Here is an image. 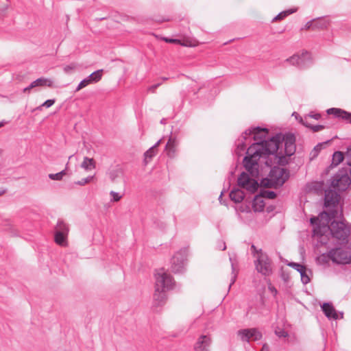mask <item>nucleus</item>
<instances>
[{
	"mask_svg": "<svg viewBox=\"0 0 351 351\" xmlns=\"http://www.w3.org/2000/svg\"><path fill=\"white\" fill-rule=\"evenodd\" d=\"M268 288H269V291H271L274 295H276V294H277V292H278V291H277V289H276L274 287L269 285Z\"/></svg>",
	"mask_w": 351,
	"mask_h": 351,
	"instance_id": "obj_45",
	"label": "nucleus"
},
{
	"mask_svg": "<svg viewBox=\"0 0 351 351\" xmlns=\"http://www.w3.org/2000/svg\"><path fill=\"white\" fill-rule=\"evenodd\" d=\"M90 84H91V83L90 82L89 79H88L87 77L84 79L83 80H82L80 82V84H78V86H77V88L75 89V91L80 90L81 89H82L83 88L87 86Z\"/></svg>",
	"mask_w": 351,
	"mask_h": 351,
	"instance_id": "obj_33",
	"label": "nucleus"
},
{
	"mask_svg": "<svg viewBox=\"0 0 351 351\" xmlns=\"http://www.w3.org/2000/svg\"><path fill=\"white\" fill-rule=\"evenodd\" d=\"M251 249L254 254H256V260L254 262L256 269L258 273L264 276H269L272 272L271 261L267 255L262 252L261 250L258 251L256 247L252 245Z\"/></svg>",
	"mask_w": 351,
	"mask_h": 351,
	"instance_id": "obj_5",
	"label": "nucleus"
},
{
	"mask_svg": "<svg viewBox=\"0 0 351 351\" xmlns=\"http://www.w3.org/2000/svg\"><path fill=\"white\" fill-rule=\"evenodd\" d=\"M268 130L256 127L246 130L241 136V139L237 142L236 153L241 155L246 147L245 141L252 135L256 143H252L247 150V156L243 159V165L252 177L256 176L258 173V161L261 158L276 154L280 145L284 142L286 155L291 156L295 152V136L288 134L282 137L281 134H276L265 140L267 136Z\"/></svg>",
	"mask_w": 351,
	"mask_h": 351,
	"instance_id": "obj_1",
	"label": "nucleus"
},
{
	"mask_svg": "<svg viewBox=\"0 0 351 351\" xmlns=\"http://www.w3.org/2000/svg\"><path fill=\"white\" fill-rule=\"evenodd\" d=\"M321 149V146L320 145H317L315 148H314V152H317L320 150Z\"/></svg>",
	"mask_w": 351,
	"mask_h": 351,
	"instance_id": "obj_50",
	"label": "nucleus"
},
{
	"mask_svg": "<svg viewBox=\"0 0 351 351\" xmlns=\"http://www.w3.org/2000/svg\"><path fill=\"white\" fill-rule=\"evenodd\" d=\"M306 117H307V119H308V117H311V118H313V119H316V120H318V119H320L321 115H320V114H319V113H313V112H311V113H309L308 114H307Z\"/></svg>",
	"mask_w": 351,
	"mask_h": 351,
	"instance_id": "obj_43",
	"label": "nucleus"
},
{
	"mask_svg": "<svg viewBox=\"0 0 351 351\" xmlns=\"http://www.w3.org/2000/svg\"><path fill=\"white\" fill-rule=\"evenodd\" d=\"M56 102L55 99H47L42 105H40L38 109L40 110L42 107L49 108L53 106Z\"/></svg>",
	"mask_w": 351,
	"mask_h": 351,
	"instance_id": "obj_36",
	"label": "nucleus"
},
{
	"mask_svg": "<svg viewBox=\"0 0 351 351\" xmlns=\"http://www.w3.org/2000/svg\"><path fill=\"white\" fill-rule=\"evenodd\" d=\"M2 152H3L2 149H0V156L1 155Z\"/></svg>",
	"mask_w": 351,
	"mask_h": 351,
	"instance_id": "obj_55",
	"label": "nucleus"
},
{
	"mask_svg": "<svg viewBox=\"0 0 351 351\" xmlns=\"http://www.w3.org/2000/svg\"><path fill=\"white\" fill-rule=\"evenodd\" d=\"M162 80L165 81V80H167L168 78L167 77H162Z\"/></svg>",
	"mask_w": 351,
	"mask_h": 351,
	"instance_id": "obj_54",
	"label": "nucleus"
},
{
	"mask_svg": "<svg viewBox=\"0 0 351 351\" xmlns=\"http://www.w3.org/2000/svg\"><path fill=\"white\" fill-rule=\"evenodd\" d=\"M292 115L294 116L295 117V119L297 120H298L299 122L300 123V117H301L297 112H293Z\"/></svg>",
	"mask_w": 351,
	"mask_h": 351,
	"instance_id": "obj_48",
	"label": "nucleus"
},
{
	"mask_svg": "<svg viewBox=\"0 0 351 351\" xmlns=\"http://www.w3.org/2000/svg\"><path fill=\"white\" fill-rule=\"evenodd\" d=\"M275 333L279 337H286L288 335L285 330L280 328L276 330Z\"/></svg>",
	"mask_w": 351,
	"mask_h": 351,
	"instance_id": "obj_41",
	"label": "nucleus"
},
{
	"mask_svg": "<svg viewBox=\"0 0 351 351\" xmlns=\"http://www.w3.org/2000/svg\"><path fill=\"white\" fill-rule=\"evenodd\" d=\"M219 248H220L221 250H225L226 248V243L224 242H222L221 244L219 246Z\"/></svg>",
	"mask_w": 351,
	"mask_h": 351,
	"instance_id": "obj_47",
	"label": "nucleus"
},
{
	"mask_svg": "<svg viewBox=\"0 0 351 351\" xmlns=\"http://www.w3.org/2000/svg\"><path fill=\"white\" fill-rule=\"evenodd\" d=\"M110 195L112 197V199L111 200L113 201V202H118L122 197V195H121L119 193H117V192L113 191H110Z\"/></svg>",
	"mask_w": 351,
	"mask_h": 351,
	"instance_id": "obj_38",
	"label": "nucleus"
},
{
	"mask_svg": "<svg viewBox=\"0 0 351 351\" xmlns=\"http://www.w3.org/2000/svg\"><path fill=\"white\" fill-rule=\"evenodd\" d=\"M66 175V170H62L60 172L57 173H50L49 174V178L53 180H62L63 176Z\"/></svg>",
	"mask_w": 351,
	"mask_h": 351,
	"instance_id": "obj_28",
	"label": "nucleus"
},
{
	"mask_svg": "<svg viewBox=\"0 0 351 351\" xmlns=\"http://www.w3.org/2000/svg\"><path fill=\"white\" fill-rule=\"evenodd\" d=\"M304 27H305L306 29H315V28H314V19L312 20V21H308L306 23Z\"/></svg>",
	"mask_w": 351,
	"mask_h": 351,
	"instance_id": "obj_44",
	"label": "nucleus"
},
{
	"mask_svg": "<svg viewBox=\"0 0 351 351\" xmlns=\"http://www.w3.org/2000/svg\"><path fill=\"white\" fill-rule=\"evenodd\" d=\"M300 274V277H301V280L303 284L306 285L310 282L311 279H310L309 276L306 273V267L304 269V272L302 271Z\"/></svg>",
	"mask_w": 351,
	"mask_h": 351,
	"instance_id": "obj_32",
	"label": "nucleus"
},
{
	"mask_svg": "<svg viewBox=\"0 0 351 351\" xmlns=\"http://www.w3.org/2000/svg\"><path fill=\"white\" fill-rule=\"evenodd\" d=\"M232 277H231V282H230V284L229 285V289L230 288V287L234 283L235 280H236V278H237V271H236L235 268L234 267V264L232 263Z\"/></svg>",
	"mask_w": 351,
	"mask_h": 351,
	"instance_id": "obj_37",
	"label": "nucleus"
},
{
	"mask_svg": "<svg viewBox=\"0 0 351 351\" xmlns=\"http://www.w3.org/2000/svg\"><path fill=\"white\" fill-rule=\"evenodd\" d=\"M339 199L340 195L336 192L332 190L326 191L324 206L328 208V210L310 220L313 226V237H321L330 231L332 237L339 240L344 241L347 239L350 230L343 222L333 221L329 225L332 219L338 218L342 214L338 209Z\"/></svg>",
	"mask_w": 351,
	"mask_h": 351,
	"instance_id": "obj_2",
	"label": "nucleus"
},
{
	"mask_svg": "<svg viewBox=\"0 0 351 351\" xmlns=\"http://www.w3.org/2000/svg\"><path fill=\"white\" fill-rule=\"evenodd\" d=\"M328 25V21L324 18H318L314 19V28L315 29H324Z\"/></svg>",
	"mask_w": 351,
	"mask_h": 351,
	"instance_id": "obj_22",
	"label": "nucleus"
},
{
	"mask_svg": "<svg viewBox=\"0 0 351 351\" xmlns=\"http://www.w3.org/2000/svg\"><path fill=\"white\" fill-rule=\"evenodd\" d=\"M161 84H162V83H158V84H156L149 86L147 88V92L155 93L156 89L158 87H159Z\"/></svg>",
	"mask_w": 351,
	"mask_h": 351,
	"instance_id": "obj_42",
	"label": "nucleus"
},
{
	"mask_svg": "<svg viewBox=\"0 0 351 351\" xmlns=\"http://www.w3.org/2000/svg\"><path fill=\"white\" fill-rule=\"evenodd\" d=\"M75 67L76 65L73 63L69 65H66L64 67V71L68 74L71 73L72 71L75 69Z\"/></svg>",
	"mask_w": 351,
	"mask_h": 351,
	"instance_id": "obj_40",
	"label": "nucleus"
},
{
	"mask_svg": "<svg viewBox=\"0 0 351 351\" xmlns=\"http://www.w3.org/2000/svg\"><path fill=\"white\" fill-rule=\"evenodd\" d=\"M53 80L50 78L40 77L32 82L27 87L23 89V92L26 93L29 91L31 89L38 86L51 87L53 86Z\"/></svg>",
	"mask_w": 351,
	"mask_h": 351,
	"instance_id": "obj_13",
	"label": "nucleus"
},
{
	"mask_svg": "<svg viewBox=\"0 0 351 351\" xmlns=\"http://www.w3.org/2000/svg\"><path fill=\"white\" fill-rule=\"evenodd\" d=\"M156 154V150H154V147H152L147 152H145L144 154V160L145 164L148 163Z\"/></svg>",
	"mask_w": 351,
	"mask_h": 351,
	"instance_id": "obj_27",
	"label": "nucleus"
},
{
	"mask_svg": "<svg viewBox=\"0 0 351 351\" xmlns=\"http://www.w3.org/2000/svg\"><path fill=\"white\" fill-rule=\"evenodd\" d=\"M260 195H263V198H267L269 199H274L276 196V194L275 192L271 191H266V190L261 191L260 193Z\"/></svg>",
	"mask_w": 351,
	"mask_h": 351,
	"instance_id": "obj_30",
	"label": "nucleus"
},
{
	"mask_svg": "<svg viewBox=\"0 0 351 351\" xmlns=\"http://www.w3.org/2000/svg\"><path fill=\"white\" fill-rule=\"evenodd\" d=\"M288 265L291 267L292 268L295 269V270H297L300 274L302 271L304 272V269L306 267L305 266H304L300 263H293V262L289 263Z\"/></svg>",
	"mask_w": 351,
	"mask_h": 351,
	"instance_id": "obj_31",
	"label": "nucleus"
},
{
	"mask_svg": "<svg viewBox=\"0 0 351 351\" xmlns=\"http://www.w3.org/2000/svg\"><path fill=\"white\" fill-rule=\"evenodd\" d=\"M161 140L158 141L152 147H154V150H156V148L160 145Z\"/></svg>",
	"mask_w": 351,
	"mask_h": 351,
	"instance_id": "obj_49",
	"label": "nucleus"
},
{
	"mask_svg": "<svg viewBox=\"0 0 351 351\" xmlns=\"http://www.w3.org/2000/svg\"><path fill=\"white\" fill-rule=\"evenodd\" d=\"M5 192V190H1L0 189V196L2 195L3 194H4Z\"/></svg>",
	"mask_w": 351,
	"mask_h": 351,
	"instance_id": "obj_51",
	"label": "nucleus"
},
{
	"mask_svg": "<svg viewBox=\"0 0 351 351\" xmlns=\"http://www.w3.org/2000/svg\"><path fill=\"white\" fill-rule=\"evenodd\" d=\"M344 159L343 154L341 152H335L332 155L331 167H336L340 164Z\"/></svg>",
	"mask_w": 351,
	"mask_h": 351,
	"instance_id": "obj_23",
	"label": "nucleus"
},
{
	"mask_svg": "<svg viewBox=\"0 0 351 351\" xmlns=\"http://www.w3.org/2000/svg\"><path fill=\"white\" fill-rule=\"evenodd\" d=\"M230 198L236 203H240L244 199L245 195L242 190L239 189H232L230 193Z\"/></svg>",
	"mask_w": 351,
	"mask_h": 351,
	"instance_id": "obj_17",
	"label": "nucleus"
},
{
	"mask_svg": "<svg viewBox=\"0 0 351 351\" xmlns=\"http://www.w3.org/2000/svg\"><path fill=\"white\" fill-rule=\"evenodd\" d=\"M322 309L324 313V315L329 319H342L343 314V313H338L334 306L328 302H325L322 306Z\"/></svg>",
	"mask_w": 351,
	"mask_h": 351,
	"instance_id": "obj_12",
	"label": "nucleus"
},
{
	"mask_svg": "<svg viewBox=\"0 0 351 351\" xmlns=\"http://www.w3.org/2000/svg\"><path fill=\"white\" fill-rule=\"evenodd\" d=\"M67 235L62 232H55V241L57 244L61 246H66L67 245Z\"/></svg>",
	"mask_w": 351,
	"mask_h": 351,
	"instance_id": "obj_21",
	"label": "nucleus"
},
{
	"mask_svg": "<svg viewBox=\"0 0 351 351\" xmlns=\"http://www.w3.org/2000/svg\"><path fill=\"white\" fill-rule=\"evenodd\" d=\"M300 60L297 62L298 66L300 68H305L308 66L313 61L311 54L308 51H304L299 55Z\"/></svg>",
	"mask_w": 351,
	"mask_h": 351,
	"instance_id": "obj_15",
	"label": "nucleus"
},
{
	"mask_svg": "<svg viewBox=\"0 0 351 351\" xmlns=\"http://www.w3.org/2000/svg\"><path fill=\"white\" fill-rule=\"evenodd\" d=\"M165 40L167 42L171 43H180V41L177 39H169V40L166 39Z\"/></svg>",
	"mask_w": 351,
	"mask_h": 351,
	"instance_id": "obj_46",
	"label": "nucleus"
},
{
	"mask_svg": "<svg viewBox=\"0 0 351 351\" xmlns=\"http://www.w3.org/2000/svg\"><path fill=\"white\" fill-rule=\"evenodd\" d=\"M156 289L154 293V301L156 305L162 304L166 298V291L172 289L175 286V282L173 277L165 271L160 269L156 271Z\"/></svg>",
	"mask_w": 351,
	"mask_h": 351,
	"instance_id": "obj_3",
	"label": "nucleus"
},
{
	"mask_svg": "<svg viewBox=\"0 0 351 351\" xmlns=\"http://www.w3.org/2000/svg\"><path fill=\"white\" fill-rule=\"evenodd\" d=\"M328 256L335 263L348 264L351 263V247H340L332 249L328 252Z\"/></svg>",
	"mask_w": 351,
	"mask_h": 351,
	"instance_id": "obj_6",
	"label": "nucleus"
},
{
	"mask_svg": "<svg viewBox=\"0 0 351 351\" xmlns=\"http://www.w3.org/2000/svg\"><path fill=\"white\" fill-rule=\"evenodd\" d=\"M102 71L103 70H97L93 73H92L89 76L87 77L89 79L90 83L97 82H99L102 77Z\"/></svg>",
	"mask_w": 351,
	"mask_h": 351,
	"instance_id": "obj_25",
	"label": "nucleus"
},
{
	"mask_svg": "<svg viewBox=\"0 0 351 351\" xmlns=\"http://www.w3.org/2000/svg\"><path fill=\"white\" fill-rule=\"evenodd\" d=\"M289 178V172L278 167L272 168L268 175V177L263 178L261 184L267 188H278L283 185Z\"/></svg>",
	"mask_w": 351,
	"mask_h": 351,
	"instance_id": "obj_4",
	"label": "nucleus"
},
{
	"mask_svg": "<svg viewBox=\"0 0 351 351\" xmlns=\"http://www.w3.org/2000/svg\"><path fill=\"white\" fill-rule=\"evenodd\" d=\"M237 335L243 341H249L250 339L258 341L262 338L261 332L256 328H247L239 330Z\"/></svg>",
	"mask_w": 351,
	"mask_h": 351,
	"instance_id": "obj_10",
	"label": "nucleus"
},
{
	"mask_svg": "<svg viewBox=\"0 0 351 351\" xmlns=\"http://www.w3.org/2000/svg\"><path fill=\"white\" fill-rule=\"evenodd\" d=\"M238 185L250 193H254L258 188V182L247 173L243 172L238 178Z\"/></svg>",
	"mask_w": 351,
	"mask_h": 351,
	"instance_id": "obj_9",
	"label": "nucleus"
},
{
	"mask_svg": "<svg viewBox=\"0 0 351 351\" xmlns=\"http://www.w3.org/2000/svg\"><path fill=\"white\" fill-rule=\"evenodd\" d=\"M176 141L170 137L165 147L167 154L169 157L173 158L176 154Z\"/></svg>",
	"mask_w": 351,
	"mask_h": 351,
	"instance_id": "obj_18",
	"label": "nucleus"
},
{
	"mask_svg": "<svg viewBox=\"0 0 351 351\" xmlns=\"http://www.w3.org/2000/svg\"><path fill=\"white\" fill-rule=\"evenodd\" d=\"M221 199H222V193L220 195V196L219 197L220 202H221Z\"/></svg>",
	"mask_w": 351,
	"mask_h": 351,
	"instance_id": "obj_53",
	"label": "nucleus"
},
{
	"mask_svg": "<svg viewBox=\"0 0 351 351\" xmlns=\"http://www.w3.org/2000/svg\"><path fill=\"white\" fill-rule=\"evenodd\" d=\"M4 124H5V123H4V122H3V121H2V122H0V128H1V127H2V126H3V125H4Z\"/></svg>",
	"mask_w": 351,
	"mask_h": 351,
	"instance_id": "obj_52",
	"label": "nucleus"
},
{
	"mask_svg": "<svg viewBox=\"0 0 351 351\" xmlns=\"http://www.w3.org/2000/svg\"><path fill=\"white\" fill-rule=\"evenodd\" d=\"M212 338L209 335H200L195 345V351H210V348L212 344Z\"/></svg>",
	"mask_w": 351,
	"mask_h": 351,
	"instance_id": "obj_11",
	"label": "nucleus"
},
{
	"mask_svg": "<svg viewBox=\"0 0 351 351\" xmlns=\"http://www.w3.org/2000/svg\"><path fill=\"white\" fill-rule=\"evenodd\" d=\"M265 202L263 195H256L252 202V208L254 212H261L265 208Z\"/></svg>",
	"mask_w": 351,
	"mask_h": 351,
	"instance_id": "obj_16",
	"label": "nucleus"
},
{
	"mask_svg": "<svg viewBox=\"0 0 351 351\" xmlns=\"http://www.w3.org/2000/svg\"><path fill=\"white\" fill-rule=\"evenodd\" d=\"M295 12H296V9H289V10L281 12L276 16H275L273 19L272 21L274 22V21H276L282 20L285 17H287V16H289L291 14L294 13Z\"/></svg>",
	"mask_w": 351,
	"mask_h": 351,
	"instance_id": "obj_26",
	"label": "nucleus"
},
{
	"mask_svg": "<svg viewBox=\"0 0 351 351\" xmlns=\"http://www.w3.org/2000/svg\"><path fill=\"white\" fill-rule=\"evenodd\" d=\"M239 210L241 213H244V212H246V213H248V212H250V204H241V206H239Z\"/></svg>",
	"mask_w": 351,
	"mask_h": 351,
	"instance_id": "obj_39",
	"label": "nucleus"
},
{
	"mask_svg": "<svg viewBox=\"0 0 351 351\" xmlns=\"http://www.w3.org/2000/svg\"><path fill=\"white\" fill-rule=\"evenodd\" d=\"M298 60H300V57H299V55H298V54L293 55V56H291L289 58H287L286 60V61L289 62L291 64H292L293 66H298L297 62H298Z\"/></svg>",
	"mask_w": 351,
	"mask_h": 351,
	"instance_id": "obj_34",
	"label": "nucleus"
},
{
	"mask_svg": "<svg viewBox=\"0 0 351 351\" xmlns=\"http://www.w3.org/2000/svg\"><path fill=\"white\" fill-rule=\"evenodd\" d=\"M351 183L350 178L346 170L341 169L338 171L331 179V186L335 189L333 191L336 192L339 195V194L336 191H346ZM326 190L325 192L326 191ZM332 191V189H331Z\"/></svg>",
	"mask_w": 351,
	"mask_h": 351,
	"instance_id": "obj_7",
	"label": "nucleus"
},
{
	"mask_svg": "<svg viewBox=\"0 0 351 351\" xmlns=\"http://www.w3.org/2000/svg\"><path fill=\"white\" fill-rule=\"evenodd\" d=\"M95 162L93 158L84 157L81 164V167L86 171H90L95 168Z\"/></svg>",
	"mask_w": 351,
	"mask_h": 351,
	"instance_id": "obj_19",
	"label": "nucleus"
},
{
	"mask_svg": "<svg viewBox=\"0 0 351 351\" xmlns=\"http://www.w3.org/2000/svg\"><path fill=\"white\" fill-rule=\"evenodd\" d=\"M327 113L328 114H334L335 117L345 119L351 123V113H349L345 110L339 108H332L327 110Z\"/></svg>",
	"mask_w": 351,
	"mask_h": 351,
	"instance_id": "obj_14",
	"label": "nucleus"
},
{
	"mask_svg": "<svg viewBox=\"0 0 351 351\" xmlns=\"http://www.w3.org/2000/svg\"><path fill=\"white\" fill-rule=\"evenodd\" d=\"M188 247H183L177 252L171 259V269L174 273H181L184 270Z\"/></svg>",
	"mask_w": 351,
	"mask_h": 351,
	"instance_id": "obj_8",
	"label": "nucleus"
},
{
	"mask_svg": "<svg viewBox=\"0 0 351 351\" xmlns=\"http://www.w3.org/2000/svg\"><path fill=\"white\" fill-rule=\"evenodd\" d=\"M300 123L303 125H304L305 127L311 128L312 130V131L314 132H317L321 131L323 129H324V128H325L322 125H312L309 124L308 121H307V117H304V118L300 117Z\"/></svg>",
	"mask_w": 351,
	"mask_h": 351,
	"instance_id": "obj_20",
	"label": "nucleus"
},
{
	"mask_svg": "<svg viewBox=\"0 0 351 351\" xmlns=\"http://www.w3.org/2000/svg\"><path fill=\"white\" fill-rule=\"evenodd\" d=\"M69 231L68 225L64 221L59 219L56 227V232L68 234Z\"/></svg>",
	"mask_w": 351,
	"mask_h": 351,
	"instance_id": "obj_24",
	"label": "nucleus"
},
{
	"mask_svg": "<svg viewBox=\"0 0 351 351\" xmlns=\"http://www.w3.org/2000/svg\"><path fill=\"white\" fill-rule=\"evenodd\" d=\"M94 176H88L87 178H83L81 180L77 181V182H75V184L80 186H84L91 182Z\"/></svg>",
	"mask_w": 351,
	"mask_h": 351,
	"instance_id": "obj_35",
	"label": "nucleus"
},
{
	"mask_svg": "<svg viewBox=\"0 0 351 351\" xmlns=\"http://www.w3.org/2000/svg\"><path fill=\"white\" fill-rule=\"evenodd\" d=\"M123 175V171L121 169H117L112 171L110 173V178L112 182H115L117 178Z\"/></svg>",
	"mask_w": 351,
	"mask_h": 351,
	"instance_id": "obj_29",
	"label": "nucleus"
}]
</instances>
